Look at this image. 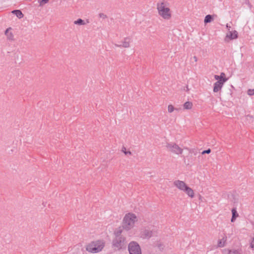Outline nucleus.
I'll list each match as a JSON object with an SVG mask.
<instances>
[{
  "mask_svg": "<svg viewBox=\"0 0 254 254\" xmlns=\"http://www.w3.org/2000/svg\"><path fill=\"white\" fill-rule=\"evenodd\" d=\"M156 9L160 17L165 20H169L172 16L169 3L166 0H163L156 4Z\"/></svg>",
  "mask_w": 254,
  "mask_h": 254,
  "instance_id": "obj_1",
  "label": "nucleus"
},
{
  "mask_svg": "<svg viewBox=\"0 0 254 254\" xmlns=\"http://www.w3.org/2000/svg\"><path fill=\"white\" fill-rule=\"evenodd\" d=\"M138 219L135 214L132 212L127 213L123 218L122 227L126 231H130L134 227Z\"/></svg>",
  "mask_w": 254,
  "mask_h": 254,
  "instance_id": "obj_2",
  "label": "nucleus"
},
{
  "mask_svg": "<svg viewBox=\"0 0 254 254\" xmlns=\"http://www.w3.org/2000/svg\"><path fill=\"white\" fill-rule=\"evenodd\" d=\"M104 243L101 241L92 242L86 246V250L89 253H97L102 251Z\"/></svg>",
  "mask_w": 254,
  "mask_h": 254,
  "instance_id": "obj_3",
  "label": "nucleus"
},
{
  "mask_svg": "<svg viewBox=\"0 0 254 254\" xmlns=\"http://www.w3.org/2000/svg\"><path fill=\"white\" fill-rule=\"evenodd\" d=\"M127 244L125 237H115L113 240L112 246L115 250L119 251L125 249Z\"/></svg>",
  "mask_w": 254,
  "mask_h": 254,
  "instance_id": "obj_4",
  "label": "nucleus"
},
{
  "mask_svg": "<svg viewBox=\"0 0 254 254\" xmlns=\"http://www.w3.org/2000/svg\"><path fill=\"white\" fill-rule=\"evenodd\" d=\"M129 254H141V248L139 244L135 241H131L128 246Z\"/></svg>",
  "mask_w": 254,
  "mask_h": 254,
  "instance_id": "obj_5",
  "label": "nucleus"
},
{
  "mask_svg": "<svg viewBox=\"0 0 254 254\" xmlns=\"http://www.w3.org/2000/svg\"><path fill=\"white\" fill-rule=\"evenodd\" d=\"M166 147L168 150L176 154H181L183 152V149L175 143H167Z\"/></svg>",
  "mask_w": 254,
  "mask_h": 254,
  "instance_id": "obj_6",
  "label": "nucleus"
},
{
  "mask_svg": "<svg viewBox=\"0 0 254 254\" xmlns=\"http://www.w3.org/2000/svg\"><path fill=\"white\" fill-rule=\"evenodd\" d=\"M153 236V232L147 227L142 228L139 233V237L142 239H149Z\"/></svg>",
  "mask_w": 254,
  "mask_h": 254,
  "instance_id": "obj_7",
  "label": "nucleus"
},
{
  "mask_svg": "<svg viewBox=\"0 0 254 254\" xmlns=\"http://www.w3.org/2000/svg\"><path fill=\"white\" fill-rule=\"evenodd\" d=\"M131 42V38L129 37H125L123 40L120 42V44H115L116 47H123L125 48H128L130 47V44Z\"/></svg>",
  "mask_w": 254,
  "mask_h": 254,
  "instance_id": "obj_8",
  "label": "nucleus"
},
{
  "mask_svg": "<svg viewBox=\"0 0 254 254\" xmlns=\"http://www.w3.org/2000/svg\"><path fill=\"white\" fill-rule=\"evenodd\" d=\"M227 80V78H224L223 80H220V81H217L214 84L213 87V92H217L220 91L224 83Z\"/></svg>",
  "mask_w": 254,
  "mask_h": 254,
  "instance_id": "obj_9",
  "label": "nucleus"
},
{
  "mask_svg": "<svg viewBox=\"0 0 254 254\" xmlns=\"http://www.w3.org/2000/svg\"><path fill=\"white\" fill-rule=\"evenodd\" d=\"M173 184L174 186H175L179 190L182 191H184V190L188 186L187 185L184 181H180L179 180L174 181Z\"/></svg>",
  "mask_w": 254,
  "mask_h": 254,
  "instance_id": "obj_10",
  "label": "nucleus"
},
{
  "mask_svg": "<svg viewBox=\"0 0 254 254\" xmlns=\"http://www.w3.org/2000/svg\"><path fill=\"white\" fill-rule=\"evenodd\" d=\"M237 37L238 32L236 31L235 30L233 32L229 31V32L227 34L225 40H226L227 38L230 40H233L237 38Z\"/></svg>",
  "mask_w": 254,
  "mask_h": 254,
  "instance_id": "obj_11",
  "label": "nucleus"
},
{
  "mask_svg": "<svg viewBox=\"0 0 254 254\" xmlns=\"http://www.w3.org/2000/svg\"><path fill=\"white\" fill-rule=\"evenodd\" d=\"M183 191L185 192L188 195V196L190 197V198H193L194 196V191L188 186L186 187Z\"/></svg>",
  "mask_w": 254,
  "mask_h": 254,
  "instance_id": "obj_12",
  "label": "nucleus"
},
{
  "mask_svg": "<svg viewBox=\"0 0 254 254\" xmlns=\"http://www.w3.org/2000/svg\"><path fill=\"white\" fill-rule=\"evenodd\" d=\"M11 30V28H7L5 32V34L6 35L8 40L12 41L14 40V36L12 32L10 31Z\"/></svg>",
  "mask_w": 254,
  "mask_h": 254,
  "instance_id": "obj_13",
  "label": "nucleus"
},
{
  "mask_svg": "<svg viewBox=\"0 0 254 254\" xmlns=\"http://www.w3.org/2000/svg\"><path fill=\"white\" fill-rule=\"evenodd\" d=\"M227 239V237L225 236L222 239L219 240L218 241V247L219 248L224 247L225 245Z\"/></svg>",
  "mask_w": 254,
  "mask_h": 254,
  "instance_id": "obj_14",
  "label": "nucleus"
},
{
  "mask_svg": "<svg viewBox=\"0 0 254 254\" xmlns=\"http://www.w3.org/2000/svg\"><path fill=\"white\" fill-rule=\"evenodd\" d=\"M123 230V228H121V227H119L118 229L115 230L114 232V235L115 236V237H124L122 235Z\"/></svg>",
  "mask_w": 254,
  "mask_h": 254,
  "instance_id": "obj_15",
  "label": "nucleus"
},
{
  "mask_svg": "<svg viewBox=\"0 0 254 254\" xmlns=\"http://www.w3.org/2000/svg\"><path fill=\"white\" fill-rule=\"evenodd\" d=\"M232 217L231 221L232 222H233L235 221L236 218L239 216V214H238L236 209L235 208H234L232 209Z\"/></svg>",
  "mask_w": 254,
  "mask_h": 254,
  "instance_id": "obj_16",
  "label": "nucleus"
},
{
  "mask_svg": "<svg viewBox=\"0 0 254 254\" xmlns=\"http://www.w3.org/2000/svg\"><path fill=\"white\" fill-rule=\"evenodd\" d=\"M184 108L186 110L191 109L192 107V103L191 102H186L183 105Z\"/></svg>",
  "mask_w": 254,
  "mask_h": 254,
  "instance_id": "obj_17",
  "label": "nucleus"
},
{
  "mask_svg": "<svg viewBox=\"0 0 254 254\" xmlns=\"http://www.w3.org/2000/svg\"><path fill=\"white\" fill-rule=\"evenodd\" d=\"M12 13L16 15L19 18H21L23 17V14L20 10H14L12 11Z\"/></svg>",
  "mask_w": 254,
  "mask_h": 254,
  "instance_id": "obj_18",
  "label": "nucleus"
},
{
  "mask_svg": "<svg viewBox=\"0 0 254 254\" xmlns=\"http://www.w3.org/2000/svg\"><path fill=\"white\" fill-rule=\"evenodd\" d=\"M213 20V16L211 15H207L204 20V22L206 24L211 22Z\"/></svg>",
  "mask_w": 254,
  "mask_h": 254,
  "instance_id": "obj_19",
  "label": "nucleus"
},
{
  "mask_svg": "<svg viewBox=\"0 0 254 254\" xmlns=\"http://www.w3.org/2000/svg\"><path fill=\"white\" fill-rule=\"evenodd\" d=\"M74 23L77 25H85V23L84 21L80 18L74 21Z\"/></svg>",
  "mask_w": 254,
  "mask_h": 254,
  "instance_id": "obj_20",
  "label": "nucleus"
},
{
  "mask_svg": "<svg viewBox=\"0 0 254 254\" xmlns=\"http://www.w3.org/2000/svg\"><path fill=\"white\" fill-rule=\"evenodd\" d=\"M175 110H177V109L175 108L174 107L172 104L168 105V110L169 113H171L173 111H174Z\"/></svg>",
  "mask_w": 254,
  "mask_h": 254,
  "instance_id": "obj_21",
  "label": "nucleus"
},
{
  "mask_svg": "<svg viewBox=\"0 0 254 254\" xmlns=\"http://www.w3.org/2000/svg\"><path fill=\"white\" fill-rule=\"evenodd\" d=\"M122 151L124 152L126 155H131L132 154L131 152L130 151H127L126 150V148L125 147H123L122 148Z\"/></svg>",
  "mask_w": 254,
  "mask_h": 254,
  "instance_id": "obj_22",
  "label": "nucleus"
},
{
  "mask_svg": "<svg viewBox=\"0 0 254 254\" xmlns=\"http://www.w3.org/2000/svg\"><path fill=\"white\" fill-rule=\"evenodd\" d=\"M40 3V6H42L45 4L48 3L49 1V0H38Z\"/></svg>",
  "mask_w": 254,
  "mask_h": 254,
  "instance_id": "obj_23",
  "label": "nucleus"
},
{
  "mask_svg": "<svg viewBox=\"0 0 254 254\" xmlns=\"http://www.w3.org/2000/svg\"><path fill=\"white\" fill-rule=\"evenodd\" d=\"M248 94L249 95L252 96L254 95V89H249L248 90Z\"/></svg>",
  "mask_w": 254,
  "mask_h": 254,
  "instance_id": "obj_24",
  "label": "nucleus"
},
{
  "mask_svg": "<svg viewBox=\"0 0 254 254\" xmlns=\"http://www.w3.org/2000/svg\"><path fill=\"white\" fill-rule=\"evenodd\" d=\"M229 254H240L239 252L236 250L229 251Z\"/></svg>",
  "mask_w": 254,
  "mask_h": 254,
  "instance_id": "obj_25",
  "label": "nucleus"
},
{
  "mask_svg": "<svg viewBox=\"0 0 254 254\" xmlns=\"http://www.w3.org/2000/svg\"><path fill=\"white\" fill-rule=\"evenodd\" d=\"M211 152V149H208L207 150H204L202 152V154H204L205 153H207V154H209Z\"/></svg>",
  "mask_w": 254,
  "mask_h": 254,
  "instance_id": "obj_26",
  "label": "nucleus"
},
{
  "mask_svg": "<svg viewBox=\"0 0 254 254\" xmlns=\"http://www.w3.org/2000/svg\"><path fill=\"white\" fill-rule=\"evenodd\" d=\"M219 77H220V79H223L224 78H226L225 77V74L224 72H221L220 74V75H219Z\"/></svg>",
  "mask_w": 254,
  "mask_h": 254,
  "instance_id": "obj_27",
  "label": "nucleus"
},
{
  "mask_svg": "<svg viewBox=\"0 0 254 254\" xmlns=\"http://www.w3.org/2000/svg\"><path fill=\"white\" fill-rule=\"evenodd\" d=\"M214 78L216 80H217L218 81H220V80H222L221 79H220V78L219 77V75H214Z\"/></svg>",
  "mask_w": 254,
  "mask_h": 254,
  "instance_id": "obj_28",
  "label": "nucleus"
},
{
  "mask_svg": "<svg viewBox=\"0 0 254 254\" xmlns=\"http://www.w3.org/2000/svg\"><path fill=\"white\" fill-rule=\"evenodd\" d=\"M251 247L252 248H254V238L253 239V240L252 241V242L251 243Z\"/></svg>",
  "mask_w": 254,
  "mask_h": 254,
  "instance_id": "obj_29",
  "label": "nucleus"
},
{
  "mask_svg": "<svg viewBox=\"0 0 254 254\" xmlns=\"http://www.w3.org/2000/svg\"><path fill=\"white\" fill-rule=\"evenodd\" d=\"M193 59H194L195 62H197V57L196 56H194L193 57Z\"/></svg>",
  "mask_w": 254,
  "mask_h": 254,
  "instance_id": "obj_30",
  "label": "nucleus"
},
{
  "mask_svg": "<svg viewBox=\"0 0 254 254\" xmlns=\"http://www.w3.org/2000/svg\"><path fill=\"white\" fill-rule=\"evenodd\" d=\"M226 27L228 29V30H230V28H231L230 26H229L228 24H227L226 25Z\"/></svg>",
  "mask_w": 254,
  "mask_h": 254,
  "instance_id": "obj_31",
  "label": "nucleus"
},
{
  "mask_svg": "<svg viewBox=\"0 0 254 254\" xmlns=\"http://www.w3.org/2000/svg\"><path fill=\"white\" fill-rule=\"evenodd\" d=\"M104 16V14H100V16H101H101Z\"/></svg>",
  "mask_w": 254,
  "mask_h": 254,
  "instance_id": "obj_32",
  "label": "nucleus"
},
{
  "mask_svg": "<svg viewBox=\"0 0 254 254\" xmlns=\"http://www.w3.org/2000/svg\"><path fill=\"white\" fill-rule=\"evenodd\" d=\"M104 16V14H100V16H101H101Z\"/></svg>",
  "mask_w": 254,
  "mask_h": 254,
  "instance_id": "obj_33",
  "label": "nucleus"
}]
</instances>
